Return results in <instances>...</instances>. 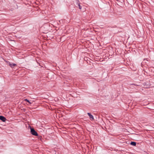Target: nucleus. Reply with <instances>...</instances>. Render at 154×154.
Instances as JSON below:
<instances>
[{
    "label": "nucleus",
    "mask_w": 154,
    "mask_h": 154,
    "mask_svg": "<svg viewBox=\"0 0 154 154\" xmlns=\"http://www.w3.org/2000/svg\"><path fill=\"white\" fill-rule=\"evenodd\" d=\"M0 119L3 122H5L6 121V119L4 117L2 116H0Z\"/></svg>",
    "instance_id": "nucleus-2"
},
{
    "label": "nucleus",
    "mask_w": 154,
    "mask_h": 154,
    "mask_svg": "<svg viewBox=\"0 0 154 154\" xmlns=\"http://www.w3.org/2000/svg\"><path fill=\"white\" fill-rule=\"evenodd\" d=\"M78 5V6H79V8L80 9H81V6L79 4Z\"/></svg>",
    "instance_id": "nucleus-7"
},
{
    "label": "nucleus",
    "mask_w": 154,
    "mask_h": 154,
    "mask_svg": "<svg viewBox=\"0 0 154 154\" xmlns=\"http://www.w3.org/2000/svg\"><path fill=\"white\" fill-rule=\"evenodd\" d=\"M87 114L89 116L91 120H92L94 119L93 116L90 113H88Z\"/></svg>",
    "instance_id": "nucleus-3"
},
{
    "label": "nucleus",
    "mask_w": 154,
    "mask_h": 154,
    "mask_svg": "<svg viewBox=\"0 0 154 154\" xmlns=\"http://www.w3.org/2000/svg\"><path fill=\"white\" fill-rule=\"evenodd\" d=\"M24 100L25 101H27V102H28L29 103V104H31L32 103L31 102H30L28 100H27V99H25Z\"/></svg>",
    "instance_id": "nucleus-6"
},
{
    "label": "nucleus",
    "mask_w": 154,
    "mask_h": 154,
    "mask_svg": "<svg viewBox=\"0 0 154 154\" xmlns=\"http://www.w3.org/2000/svg\"><path fill=\"white\" fill-rule=\"evenodd\" d=\"M9 65L11 67L13 68L14 66H16V64L14 63L11 64L9 62L8 63Z\"/></svg>",
    "instance_id": "nucleus-4"
},
{
    "label": "nucleus",
    "mask_w": 154,
    "mask_h": 154,
    "mask_svg": "<svg viewBox=\"0 0 154 154\" xmlns=\"http://www.w3.org/2000/svg\"><path fill=\"white\" fill-rule=\"evenodd\" d=\"M130 144L133 146H135L136 145V143L134 142H131Z\"/></svg>",
    "instance_id": "nucleus-5"
},
{
    "label": "nucleus",
    "mask_w": 154,
    "mask_h": 154,
    "mask_svg": "<svg viewBox=\"0 0 154 154\" xmlns=\"http://www.w3.org/2000/svg\"><path fill=\"white\" fill-rule=\"evenodd\" d=\"M31 133L33 135L35 136H37L38 134L37 132L33 128H31Z\"/></svg>",
    "instance_id": "nucleus-1"
}]
</instances>
